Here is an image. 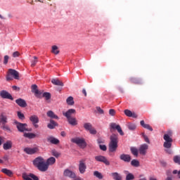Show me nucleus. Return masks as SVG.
<instances>
[{
  "instance_id": "nucleus-1",
  "label": "nucleus",
  "mask_w": 180,
  "mask_h": 180,
  "mask_svg": "<svg viewBox=\"0 0 180 180\" xmlns=\"http://www.w3.org/2000/svg\"><path fill=\"white\" fill-rule=\"evenodd\" d=\"M53 164H56V158L54 157L48 158L46 162L42 157H37L33 160V165L41 172H46L49 169V166L53 165Z\"/></svg>"
},
{
  "instance_id": "nucleus-2",
  "label": "nucleus",
  "mask_w": 180,
  "mask_h": 180,
  "mask_svg": "<svg viewBox=\"0 0 180 180\" xmlns=\"http://www.w3.org/2000/svg\"><path fill=\"white\" fill-rule=\"evenodd\" d=\"M110 143H109V151L110 153H115L117 150V143H119V138L117 135L113 134L110 137Z\"/></svg>"
},
{
  "instance_id": "nucleus-3",
  "label": "nucleus",
  "mask_w": 180,
  "mask_h": 180,
  "mask_svg": "<svg viewBox=\"0 0 180 180\" xmlns=\"http://www.w3.org/2000/svg\"><path fill=\"white\" fill-rule=\"evenodd\" d=\"M6 78V81H12L13 78L19 79V72L14 69H8Z\"/></svg>"
},
{
  "instance_id": "nucleus-4",
  "label": "nucleus",
  "mask_w": 180,
  "mask_h": 180,
  "mask_svg": "<svg viewBox=\"0 0 180 180\" xmlns=\"http://www.w3.org/2000/svg\"><path fill=\"white\" fill-rule=\"evenodd\" d=\"M72 143H75L80 147V148H85L86 147V142H85V139L79 137L72 138L71 139Z\"/></svg>"
},
{
  "instance_id": "nucleus-5",
  "label": "nucleus",
  "mask_w": 180,
  "mask_h": 180,
  "mask_svg": "<svg viewBox=\"0 0 180 180\" xmlns=\"http://www.w3.org/2000/svg\"><path fill=\"white\" fill-rule=\"evenodd\" d=\"M15 124L16 125L18 131H20V133H25V131H30V130H29V128H27V124L26 123H22L18 121H15Z\"/></svg>"
},
{
  "instance_id": "nucleus-6",
  "label": "nucleus",
  "mask_w": 180,
  "mask_h": 180,
  "mask_svg": "<svg viewBox=\"0 0 180 180\" xmlns=\"http://www.w3.org/2000/svg\"><path fill=\"white\" fill-rule=\"evenodd\" d=\"M110 130L111 133L113 131V130H117L120 136H124V133L123 132V130H122V127H120V125L116 124V123L115 122L110 123Z\"/></svg>"
},
{
  "instance_id": "nucleus-7",
  "label": "nucleus",
  "mask_w": 180,
  "mask_h": 180,
  "mask_svg": "<svg viewBox=\"0 0 180 180\" xmlns=\"http://www.w3.org/2000/svg\"><path fill=\"white\" fill-rule=\"evenodd\" d=\"M163 139L165 140L163 147H165V148H171V147H172V138L168 135L165 134Z\"/></svg>"
},
{
  "instance_id": "nucleus-8",
  "label": "nucleus",
  "mask_w": 180,
  "mask_h": 180,
  "mask_svg": "<svg viewBox=\"0 0 180 180\" xmlns=\"http://www.w3.org/2000/svg\"><path fill=\"white\" fill-rule=\"evenodd\" d=\"M84 159L79 161V172L80 174H85L86 172V163Z\"/></svg>"
},
{
  "instance_id": "nucleus-9",
  "label": "nucleus",
  "mask_w": 180,
  "mask_h": 180,
  "mask_svg": "<svg viewBox=\"0 0 180 180\" xmlns=\"http://www.w3.org/2000/svg\"><path fill=\"white\" fill-rule=\"evenodd\" d=\"M95 160L98 162H103V164H105V165H110V162H109V160H108L106 157L103 155L95 156Z\"/></svg>"
},
{
  "instance_id": "nucleus-10",
  "label": "nucleus",
  "mask_w": 180,
  "mask_h": 180,
  "mask_svg": "<svg viewBox=\"0 0 180 180\" xmlns=\"http://www.w3.org/2000/svg\"><path fill=\"white\" fill-rule=\"evenodd\" d=\"M0 96L3 99H10V101H13V97H12V95L9 94V92L6 91V90H3L0 91Z\"/></svg>"
},
{
  "instance_id": "nucleus-11",
  "label": "nucleus",
  "mask_w": 180,
  "mask_h": 180,
  "mask_svg": "<svg viewBox=\"0 0 180 180\" xmlns=\"http://www.w3.org/2000/svg\"><path fill=\"white\" fill-rule=\"evenodd\" d=\"M147 150H148V145L143 143L140 146L139 152L141 155H146L147 154Z\"/></svg>"
},
{
  "instance_id": "nucleus-12",
  "label": "nucleus",
  "mask_w": 180,
  "mask_h": 180,
  "mask_svg": "<svg viewBox=\"0 0 180 180\" xmlns=\"http://www.w3.org/2000/svg\"><path fill=\"white\" fill-rule=\"evenodd\" d=\"M63 175L65 176H68V178H71L72 179H74V178H75V176L77 174H75V172H74L68 169H66L63 172Z\"/></svg>"
},
{
  "instance_id": "nucleus-13",
  "label": "nucleus",
  "mask_w": 180,
  "mask_h": 180,
  "mask_svg": "<svg viewBox=\"0 0 180 180\" xmlns=\"http://www.w3.org/2000/svg\"><path fill=\"white\" fill-rule=\"evenodd\" d=\"M120 159L124 162H130L131 161V156L127 154H122L120 155Z\"/></svg>"
},
{
  "instance_id": "nucleus-14",
  "label": "nucleus",
  "mask_w": 180,
  "mask_h": 180,
  "mask_svg": "<svg viewBox=\"0 0 180 180\" xmlns=\"http://www.w3.org/2000/svg\"><path fill=\"white\" fill-rule=\"evenodd\" d=\"M75 109H69L66 112H63V115L67 119H70L72 117V115H75Z\"/></svg>"
},
{
  "instance_id": "nucleus-15",
  "label": "nucleus",
  "mask_w": 180,
  "mask_h": 180,
  "mask_svg": "<svg viewBox=\"0 0 180 180\" xmlns=\"http://www.w3.org/2000/svg\"><path fill=\"white\" fill-rule=\"evenodd\" d=\"M25 153H26V154H36V153H37L39 151V149L37 148H25L24 149Z\"/></svg>"
},
{
  "instance_id": "nucleus-16",
  "label": "nucleus",
  "mask_w": 180,
  "mask_h": 180,
  "mask_svg": "<svg viewBox=\"0 0 180 180\" xmlns=\"http://www.w3.org/2000/svg\"><path fill=\"white\" fill-rule=\"evenodd\" d=\"M47 141L51 143V144H55L56 146H57V144H60V140L57 138H54L53 136H49L47 138Z\"/></svg>"
},
{
  "instance_id": "nucleus-17",
  "label": "nucleus",
  "mask_w": 180,
  "mask_h": 180,
  "mask_svg": "<svg viewBox=\"0 0 180 180\" xmlns=\"http://www.w3.org/2000/svg\"><path fill=\"white\" fill-rule=\"evenodd\" d=\"M15 103H17V105H18V106L20 108H26V106H27L26 101L23 100L22 98L15 100Z\"/></svg>"
},
{
  "instance_id": "nucleus-18",
  "label": "nucleus",
  "mask_w": 180,
  "mask_h": 180,
  "mask_svg": "<svg viewBox=\"0 0 180 180\" xmlns=\"http://www.w3.org/2000/svg\"><path fill=\"white\" fill-rule=\"evenodd\" d=\"M67 120L69 124H71V126H77V124H78V121L77 120V118H75V117L68 118Z\"/></svg>"
},
{
  "instance_id": "nucleus-19",
  "label": "nucleus",
  "mask_w": 180,
  "mask_h": 180,
  "mask_svg": "<svg viewBox=\"0 0 180 180\" xmlns=\"http://www.w3.org/2000/svg\"><path fill=\"white\" fill-rule=\"evenodd\" d=\"M140 124L142 127H143V129H146L147 130H149L150 131H153V127H151V126H150V124H146V122H144V120H141L140 122Z\"/></svg>"
},
{
  "instance_id": "nucleus-20",
  "label": "nucleus",
  "mask_w": 180,
  "mask_h": 180,
  "mask_svg": "<svg viewBox=\"0 0 180 180\" xmlns=\"http://www.w3.org/2000/svg\"><path fill=\"white\" fill-rule=\"evenodd\" d=\"M12 141H7L3 145L4 150H11L12 148Z\"/></svg>"
},
{
  "instance_id": "nucleus-21",
  "label": "nucleus",
  "mask_w": 180,
  "mask_h": 180,
  "mask_svg": "<svg viewBox=\"0 0 180 180\" xmlns=\"http://www.w3.org/2000/svg\"><path fill=\"white\" fill-rule=\"evenodd\" d=\"M30 120L32 124H36V123H39V117L36 115H31Z\"/></svg>"
},
{
  "instance_id": "nucleus-22",
  "label": "nucleus",
  "mask_w": 180,
  "mask_h": 180,
  "mask_svg": "<svg viewBox=\"0 0 180 180\" xmlns=\"http://www.w3.org/2000/svg\"><path fill=\"white\" fill-rule=\"evenodd\" d=\"M56 126H58L57 122L53 120H50L49 124H48L47 127L48 129H50L51 130H53Z\"/></svg>"
},
{
  "instance_id": "nucleus-23",
  "label": "nucleus",
  "mask_w": 180,
  "mask_h": 180,
  "mask_svg": "<svg viewBox=\"0 0 180 180\" xmlns=\"http://www.w3.org/2000/svg\"><path fill=\"white\" fill-rule=\"evenodd\" d=\"M51 82L53 85L64 86V83H63V82L60 81L58 79H52Z\"/></svg>"
},
{
  "instance_id": "nucleus-24",
  "label": "nucleus",
  "mask_w": 180,
  "mask_h": 180,
  "mask_svg": "<svg viewBox=\"0 0 180 180\" xmlns=\"http://www.w3.org/2000/svg\"><path fill=\"white\" fill-rule=\"evenodd\" d=\"M46 115L48 117H50L51 119H56L58 120V116L54 114V112L49 110L46 112Z\"/></svg>"
},
{
  "instance_id": "nucleus-25",
  "label": "nucleus",
  "mask_w": 180,
  "mask_h": 180,
  "mask_svg": "<svg viewBox=\"0 0 180 180\" xmlns=\"http://www.w3.org/2000/svg\"><path fill=\"white\" fill-rule=\"evenodd\" d=\"M23 136L26 139H36V137H37V135L33 133H24Z\"/></svg>"
},
{
  "instance_id": "nucleus-26",
  "label": "nucleus",
  "mask_w": 180,
  "mask_h": 180,
  "mask_svg": "<svg viewBox=\"0 0 180 180\" xmlns=\"http://www.w3.org/2000/svg\"><path fill=\"white\" fill-rule=\"evenodd\" d=\"M131 82H132V84H136V85H141V84H143V82L140 79L134 77L131 78Z\"/></svg>"
},
{
  "instance_id": "nucleus-27",
  "label": "nucleus",
  "mask_w": 180,
  "mask_h": 180,
  "mask_svg": "<svg viewBox=\"0 0 180 180\" xmlns=\"http://www.w3.org/2000/svg\"><path fill=\"white\" fill-rule=\"evenodd\" d=\"M111 176H112L115 180H122V176L117 172L111 173Z\"/></svg>"
},
{
  "instance_id": "nucleus-28",
  "label": "nucleus",
  "mask_w": 180,
  "mask_h": 180,
  "mask_svg": "<svg viewBox=\"0 0 180 180\" xmlns=\"http://www.w3.org/2000/svg\"><path fill=\"white\" fill-rule=\"evenodd\" d=\"M131 154L134 155L135 157H138L139 155V149L136 147H131L130 148Z\"/></svg>"
},
{
  "instance_id": "nucleus-29",
  "label": "nucleus",
  "mask_w": 180,
  "mask_h": 180,
  "mask_svg": "<svg viewBox=\"0 0 180 180\" xmlns=\"http://www.w3.org/2000/svg\"><path fill=\"white\" fill-rule=\"evenodd\" d=\"M1 172H3V174H6V175H8V176H12V175L13 174L12 171L8 169H2Z\"/></svg>"
},
{
  "instance_id": "nucleus-30",
  "label": "nucleus",
  "mask_w": 180,
  "mask_h": 180,
  "mask_svg": "<svg viewBox=\"0 0 180 180\" xmlns=\"http://www.w3.org/2000/svg\"><path fill=\"white\" fill-rule=\"evenodd\" d=\"M51 53H53V54H56V56L57 54H59L60 51L58 50V46L53 45L52 46Z\"/></svg>"
},
{
  "instance_id": "nucleus-31",
  "label": "nucleus",
  "mask_w": 180,
  "mask_h": 180,
  "mask_svg": "<svg viewBox=\"0 0 180 180\" xmlns=\"http://www.w3.org/2000/svg\"><path fill=\"white\" fill-rule=\"evenodd\" d=\"M4 125V124H6V123H8V118L6 117V116L5 115H1V120H0V124Z\"/></svg>"
},
{
  "instance_id": "nucleus-32",
  "label": "nucleus",
  "mask_w": 180,
  "mask_h": 180,
  "mask_svg": "<svg viewBox=\"0 0 180 180\" xmlns=\"http://www.w3.org/2000/svg\"><path fill=\"white\" fill-rule=\"evenodd\" d=\"M94 176H96V178H98V179H103V175H102V173L98 171H95L94 172Z\"/></svg>"
},
{
  "instance_id": "nucleus-33",
  "label": "nucleus",
  "mask_w": 180,
  "mask_h": 180,
  "mask_svg": "<svg viewBox=\"0 0 180 180\" xmlns=\"http://www.w3.org/2000/svg\"><path fill=\"white\" fill-rule=\"evenodd\" d=\"M84 128L85 129V130H87L88 131H89L92 128V124L89 122H86L84 124Z\"/></svg>"
},
{
  "instance_id": "nucleus-34",
  "label": "nucleus",
  "mask_w": 180,
  "mask_h": 180,
  "mask_svg": "<svg viewBox=\"0 0 180 180\" xmlns=\"http://www.w3.org/2000/svg\"><path fill=\"white\" fill-rule=\"evenodd\" d=\"M66 102L68 105L72 106L74 105V98L72 96H70L67 98Z\"/></svg>"
},
{
  "instance_id": "nucleus-35",
  "label": "nucleus",
  "mask_w": 180,
  "mask_h": 180,
  "mask_svg": "<svg viewBox=\"0 0 180 180\" xmlns=\"http://www.w3.org/2000/svg\"><path fill=\"white\" fill-rule=\"evenodd\" d=\"M131 165L136 167H140V162H139L137 160H132L131 162Z\"/></svg>"
},
{
  "instance_id": "nucleus-36",
  "label": "nucleus",
  "mask_w": 180,
  "mask_h": 180,
  "mask_svg": "<svg viewBox=\"0 0 180 180\" xmlns=\"http://www.w3.org/2000/svg\"><path fill=\"white\" fill-rule=\"evenodd\" d=\"M17 116H18V119H20V120H25V115L23 113H22V112H20V111L17 112Z\"/></svg>"
},
{
  "instance_id": "nucleus-37",
  "label": "nucleus",
  "mask_w": 180,
  "mask_h": 180,
  "mask_svg": "<svg viewBox=\"0 0 180 180\" xmlns=\"http://www.w3.org/2000/svg\"><path fill=\"white\" fill-rule=\"evenodd\" d=\"M43 98H46V101H49V99L51 98V94L49 92H45L42 94Z\"/></svg>"
},
{
  "instance_id": "nucleus-38",
  "label": "nucleus",
  "mask_w": 180,
  "mask_h": 180,
  "mask_svg": "<svg viewBox=\"0 0 180 180\" xmlns=\"http://www.w3.org/2000/svg\"><path fill=\"white\" fill-rule=\"evenodd\" d=\"M127 127L129 130H136L137 126H136L135 124L129 123L128 124Z\"/></svg>"
},
{
  "instance_id": "nucleus-39",
  "label": "nucleus",
  "mask_w": 180,
  "mask_h": 180,
  "mask_svg": "<svg viewBox=\"0 0 180 180\" xmlns=\"http://www.w3.org/2000/svg\"><path fill=\"white\" fill-rule=\"evenodd\" d=\"M51 154L53 155V157H56V158H58L60 157V154L56 150H51Z\"/></svg>"
},
{
  "instance_id": "nucleus-40",
  "label": "nucleus",
  "mask_w": 180,
  "mask_h": 180,
  "mask_svg": "<svg viewBox=\"0 0 180 180\" xmlns=\"http://www.w3.org/2000/svg\"><path fill=\"white\" fill-rule=\"evenodd\" d=\"M34 94L37 98H41L43 96V93H41V91L39 90H36V91Z\"/></svg>"
},
{
  "instance_id": "nucleus-41",
  "label": "nucleus",
  "mask_w": 180,
  "mask_h": 180,
  "mask_svg": "<svg viewBox=\"0 0 180 180\" xmlns=\"http://www.w3.org/2000/svg\"><path fill=\"white\" fill-rule=\"evenodd\" d=\"M1 129H3V130H4V131H11L9 126L6 125V124L2 125Z\"/></svg>"
},
{
  "instance_id": "nucleus-42",
  "label": "nucleus",
  "mask_w": 180,
  "mask_h": 180,
  "mask_svg": "<svg viewBox=\"0 0 180 180\" xmlns=\"http://www.w3.org/2000/svg\"><path fill=\"white\" fill-rule=\"evenodd\" d=\"M134 179V175L131 173H129L126 176V180H133Z\"/></svg>"
},
{
  "instance_id": "nucleus-43",
  "label": "nucleus",
  "mask_w": 180,
  "mask_h": 180,
  "mask_svg": "<svg viewBox=\"0 0 180 180\" xmlns=\"http://www.w3.org/2000/svg\"><path fill=\"white\" fill-rule=\"evenodd\" d=\"M37 64V57L34 56V60L31 62V67H34Z\"/></svg>"
},
{
  "instance_id": "nucleus-44",
  "label": "nucleus",
  "mask_w": 180,
  "mask_h": 180,
  "mask_svg": "<svg viewBox=\"0 0 180 180\" xmlns=\"http://www.w3.org/2000/svg\"><path fill=\"white\" fill-rule=\"evenodd\" d=\"M174 162H176V164H179L180 165V156H178V155L174 156Z\"/></svg>"
},
{
  "instance_id": "nucleus-45",
  "label": "nucleus",
  "mask_w": 180,
  "mask_h": 180,
  "mask_svg": "<svg viewBox=\"0 0 180 180\" xmlns=\"http://www.w3.org/2000/svg\"><path fill=\"white\" fill-rule=\"evenodd\" d=\"M124 112L126 116H127L128 117H131L132 112L130 110H125Z\"/></svg>"
},
{
  "instance_id": "nucleus-46",
  "label": "nucleus",
  "mask_w": 180,
  "mask_h": 180,
  "mask_svg": "<svg viewBox=\"0 0 180 180\" xmlns=\"http://www.w3.org/2000/svg\"><path fill=\"white\" fill-rule=\"evenodd\" d=\"M142 136L146 141V143H148V144H150V139H148V136H147L144 133H142Z\"/></svg>"
},
{
  "instance_id": "nucleus-47",
  "label": "nucleus",
  "mask_w": 180,
  "mask_h": 180,
  "mask_svg": "<svg viewBox=\"0 0 180 180\" xmlns=\"http://www.w3.org/2000/svg\"><path fill=\"white\" fill-rule=\"evenodd\" d=\"M36 91H39V89H37V85L33 84L32 86V92L34 94Z\"/></svg>"
},
{
  "instance_id": "nucleus-48",
  "label": "nucleus",
  "mask_w": 180,
  "mask_h": 180,
  "mask_svg": "<svg viewBox=\"0 0 180 180\" xmlns=\"http://www.w3.org/2000/svg\"><path fill=\"white\" fill-rule=\"evenodd\" d=\"M96 109L100 115H103L104 111L102 108H101V107H96Z\"/></svg>"
},
{
  "instance_id": "nucleus-49",
  "label": "nucleus",
  "mask_w": 180,
  "mask_h": 180,
  "mask_svg": "<svg viewBox=\"0 0 180 180\" xmlns=\"http://www.w3.org/2000/svg\"><path fill=\"white\" fill-rule=\"evenodd\" d=\"M109 115L110 116H115V115H116V110H115V109H110Z\"/></svg>"
},
{
  "instance_id": "nucleus-50",
  "label": "nucleus",
  "mask_w": 180,
  "mask_h": 180,
  "mask_svg": "<svg viewBox=\"0 0 180 180\" xmlns=\"http://www.w3.org/2000/svg\"><path fill=\"white\" fill-rule=\"evenodd\" d=\"M100 150H102V151H106L108 150V148L105 145L100 144L99 145Z\"/></svg>"
},
{
  "instance_id": "nucleus-51",
  "label": "nucleus",
  "mask_w": 180,
  "mask_h": 180,
  "mask_svg": "<svg viewBox=\"0 0 180 180\" xmlns=\"http://www.w3.org/2000/svg\"><path fill=\"white\" fill-rule=\"evenodd\" d=\"M22 178L25 180H32V177H30V174H29V175L25 174V175L22 176Z\"/></svg>"
},
{
  "instance_id": "nucleus-52",
  "label": "nucleus",
  "mask_w": 180,
  "mask_h": 180,
  "mask_svg": "<svg viewBox=\"0 0 180 180\" xmlns=\"http://www.w3.org/2000/svg\"><path fill=\"white\" fill-rule=\"evenodd\" d=\"M30 177L33 180H39V177L33 174H30Z\"/></svg>"
},
{
  "instance_id": "nucleus-53",
  "label": "nucleus",
  "mask_w": 180,
  "mask_h": 180,
  "mask_svg": "<svg viewBox=\"0 0 180 180\" xmlns=\"http://www.w3.org/2000/svg\"><path fill=\"white\" fill-rule=\"evenodd\" d=\"M89 131L91 134H96V129L94 128H91Z\"/></svg>"
},
{
  "instance_id": "nucleus-54",
  "label": "nucleus",
  "mask_w": 180,
  "mask_h": 180,
  "mask_svg": "<svg viewBox=\"0 0 180 180\" xmlns=\"http://www.w3.org/2000/svg\"><path fill=\"white\" fill-rule=\"evenodd\" d=\"M8 60H9V56H4V64H8Z\"/></svg>"
},
{
  "instance_id": "nucleus-55",
  "label": "nucleus",
  "mask_w": 180,
  "mask_h": 180,
  "mask_svg": "<svg viewBox=\"0 0 180 180\" xmlns=\"http://www.w3.org/2000/svg\"><path fill=\"white\" fill-rule=\"evenodd\" d=\"M19 56H20V53L18 51H15L13 53V57H14V58L19 57Z\"/></svg>"
},
{
  "instance_id": "nucleus-56",
  "label": "nucleus",
  "mask_w": 180,
  "mask_h": 180,
  "mask_svg": "<svg viewBox=\"0 0 180 180\" xmlns=\"http://www.w3.org/2000/svg\"><path fill=\"white\" fill-rule=\"evenodd\" d=\"M166 136L172 137V131L171 130L167 131V134H165Z\"/></svg>"
},
{
  "instance_id": "nucleus-57",
  "label": "nucleus",
  "mask_w": 180,
  "mask_h": 180,
  "mask_svg": "<svg viewBox=\"0 0 180 180\" xmlns=\"http://www.w3.org/2000/svg\"><path fill=\"white\" fill-rule=\"evenodd\" d=\"M131 117H133L134 119H137V114L135 112H131Z\"/></svg>"
},
{
  "instance_id": "nucleus-58",
  "label": "nucleus",
  "mask_w": 180,
  "mask_h": 180,
  "mask_svg": "<svg viewBox=\"0 0 180 180\" xmlns=\"http://www.w3.org/2000/svg\"><path fill=\"white\" fill-rule=\"evenodd\" d=\"M13 91H20V88L16 86H12Z\"/></svg>"
},
{
  "instance_id": "nucleus-59",
  "label": "nucleus",
  "mask_w": 180,
  "mask_h": 180,
  "mask_svg": "<svg viewBox=\"0 0 180 180\" xmlns=\"http://www.w3.org/2000/svg\"><path fill=\"white\" fill-rule=\"evenodd\" d=\"M166 153H167V154H172V150L168 148L167 150H165Z\"/></svg>"
},
{
  "instance_id": "nucleus-60",
  "label": "nucleus",
  "mask_w": 180,
  "mask_h": 180,
  "mask_svg": "<svg viewBox=\"0 0 180 180\" xmlns=\"http://www.w3.org/2000/svg\"><path fill=\"white\" fill-rule=\"evenodd\" d=\"M97 141H98V144H102V143H103V140H102V139H98L97 140Z\"/></svg>"
},
{
  "instance_id": "nucleus-61",
  "label": "nucleus",
  "mask_w": 180,
  "mask_h": 180,
  "mask_svg": "<svg viewBox=\"0 0 180 180\" xmlns=\"http://www.w3.org/2000/svg\"><path fill=\"white\" fill-rule=\"evenodd\" d=\"M2 143H4V137L0 136V146H2Z\"/></svg>"
},
{
  "instance_id": "nucleus-62",
  "label": "nucleus",
  "mask_w": 180,
  "mask_h": 180,
  "mask_svg": "<svg viewBox=\"0 0 180 180\" xmlns=\"http://www.w3.org/2000/svg\"><path fill=\"white\" fill-rule=\"evenodd\" d=\"M73 180H82L81 177L75 176V178L73 179Z\"/></svg>"
},
{
  "instance_id": "nucleus-63",
  "label": "nucleus",
  "mask_w": 180,
  "mask_h": 180,
  "mask_svg": "<svg viewBox=\"0 0 180 180\" xmlns=\"http://www.w3.org/2000/svg\"><path fill=\"white\" fill-rule=\"evenodd\" d=\"M82 94H84V96H86V90L85 89H82Z\"/></svg>"
},
{
  "instance_id": "nucleus-64",
  "label": "nucleus",
  "mask_w": 180,
  "mask_h": 180,
  "mask_svg": "<svg viewBox=\"0 0 180 180\" xmlns=\"http://www.w3.org/2000/svg\"><path fill=\"white\" fill-rule=\"evenodd\" d=\"M60 136H62V137H65V131H61L60 132Z\"/></svg>"
}]
</instances>
